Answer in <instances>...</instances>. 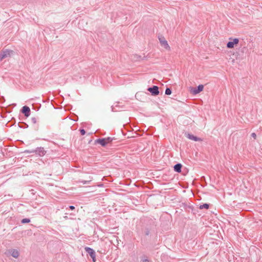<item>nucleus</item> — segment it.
<instances>
[{"label":"nucleus","instance_id":"f257e3e1","mask_svg":"<svg viewBox=\"0 0 262 262\" xmlns=\"http://www.w3.org/2000/svg\"><path fill=\"white\" fill-rule=\"evenodd\" d=\"M24 152L28 154L35 153L40 157H42L46 154V151L44 149L43 147H39L34 150H26Z\"/></svg>","mask_w":262,"mask_h":262},{"label":"nucleus","instance_id":"4be33fe9","mask_svg":"<svg viewBox=\"0 0 262 262\" xmlns=\"http://www.w3.org/2000/svg\"><path fill=\"white\" fill-rule=\"evenodd\" d=\"M251 136H252L253 138L255 139V138H256V134H255V133H252V134H251Z\"/></svg>","mask_w":262,"mask_h":262},{"label":"nucleus","instance_id":"412c9836","mask_svg":"<svg viewBox=\"0 0 262 262\" xmlns=\"http://www.w3.org/2000/svg\"><path fill=\"white\" fill-rule=\"evenodd\" d=\"M5 58L3 57V54L2 52L0 53V61H2Z\"/></svg>","mask_w":262,"mask_h":262},{"label":"nucleus","instance_id":"ddd939ff","mask_svg":"<svg viewBox=\"0 0 262 262\" xmlns=\"http://www.w3.org/2000/svg\"><path fill=\"white\" fill-rule=\"evenodd\" d=\"M209 207V204H204L203 205H201L200 206V209H208Z\"/></svg>","mask_w":262,"mask_h":262},{"label":"nucleus","instance_id":"f3484780","mask_svg":"<svg viewBox=\"0 0 262 262\" xmlns=\"http://www.w3.org/2000/svg\"><path fill=\"white\" fill-rule=\"evenodd\" d=\"M91 180L89 181H79V182L82 183L83 184H89L90 183Z\"/></svg>","mask_w":262,"mask_h":262},{"label":"nucleus","instance_id":"f03ea898","mask_svg":"<svg viewBox=\"0 0 262 262\" xmlns=\"http://www.w3.org/2000/svg\"><path fill=\"white\" fill-rule=\"evenodd\" d=\"M147 90L151 93V95L153 96H157L159 94V88L156 85L148 88Z\"/></svg>","mask_w":262,"mask_h":262},{"label":"nucleus","instance_id":"9b49d317","mask_svg":"<svg viewBox=\"0 0 262 262\" xmlns=\"http://www.w3.org/2000/svg\"><path fill=\"white\" fill-rule=\"evenodd\" d=\"M187 138L190 140H193V141H202V140L200 138H198L196 136H193V135H191V134H188L187 136Z\"/></svg>","mask_w":262,"mask_h":262},{"label":"nucleus","instance_id":"423d86ee","mask_svg":"<svg viewBox=\"0 0 262 262\" xmlns=\"http://www.w3.org/2000/svg\"><path fill=\"white\" fill-rule=\"evenodd\" d=\"M21 112L27 117H29L30 115V109L29 107L27 106H23L21 110Z\"/></svg>","mask_w":262,"mask_h":262},{"label":"nucleus","instance_id":"a211bd4d","mask_svg":"<svg viewBox=\"0 0 262 262\" xmlns=\"http://www.w3.org/2000/svg\"><path fill=\"white\" fill-rule=\"evenodd\" d=\"M31 122L33 124H35L37 122V119L35 117H33L31 118Z\"/></svg>","mask_w":262,"mask_h":262},{"label":"nucleus","instance_id":"b1692460","mask_svg":"<svg viewBox=\"0 0 262 262\" xmlns=\"http://www.w3.org/2000/svg\"><path fill=\"white\" fill-rule=\"evenodd\" d=\"M142 262H149V261L147 259H145L142 260Z\"/></svg>","mask_w":262,"mask_h":262},{"label":"nucleus","instance_id":"6e6552de","mask_svg":"<svg viewBox=\"0 0 262 262\" xmlns=\"http://www.w3.org/2000/svg\"><path fill=\"white\" fill-rule=\"evenodd\" d=\"M9 252L14 258H17L19 256V252L16 249H10Z\"/></svg>","mask_w":262,"mask_h":262},{"label":"nucleus","instance_id":"2eb2a0df","mask_svg":"<svg viewBox=\"0 0 262 262\" xmlns=\"http://www.w3.org/2000/svg\"><path fill=\"white\" fill-rule=\"evenodd\" d=\"M30 222V219H27V218L21 220V223L23 224L28 223Z\"/></svg>","mask_w":262,"mask_h":262},{"label":"nucleus","instance_id":"4468645a","mask_svg":"<svg viewBox=\"0 0 262 262\" xmlns=\"http://www.w3.org/2000/svg\"><path fill=\"white\" fill-rule=\"evenodd\" d=\"M165 94L169 95L171 94V90L170 88H167L165 90Z\"/></svg>","mask_w":262,"mask_h":262},{"label":"nucleus","instance_id":"39448f33","mask_svg":"<svg viewBox=\"0 0 262 262\" xmlns=\"http://www.w3.org/2000/svg\"><path fill=\"white\" fill-rule=\"evenodd\" d=\"M84 249L85 251L90 255L92 259H94V258L96 256L95 251L93 249L88 247H85Z\"/></svg>","mask_w":262,"mask_h":262},{"label":"nucleus","instance_id":"aec40b11","mask_svg":"<svg viewBox=\"0 0 262 262\" xmlns=\"http://www.w3.org/2000/svg\"><path fill=\"white\" fill-rule=\"evenodd\" d=\"M5 58L3 57V54L2 52L0 53V61H2Z\"/></svg>","mask_w":262,"mask_h":262},{"label":"nucleus","instance_id":"0eeeda50","mask_svg":"<svg viewBox=\"0 0 262 262\" xmlns=\"http://www.w3.org/2000/svg\"><path fill=\"white\" fill-rule=\"evenodd\" d=\"M1 52L3 54V57L5 58L8 57H10L11 55L13 54V51L10 50H2Z\"/></svg>","mask_w":262,"mask_h":262},{"label":"nucleus","instance_id":"393cba45","mask_svg":"<svg viewBox=\"0 0 262 262\" xmlns=\"http://www.w3.org/2000/svg\"><path fill=\"white\" fill-rule=\"evenodd\" d=\"M93 259V262H95V260H96V256L94 258V259Z\"/></svg>","mask_w":262,"mask_h":262},{"label":"nucleus","instance_id":"9d476101","mask_svg":"<svg viewBox=\"0 0 262 262\" xmlns=\"http://www.w3.org/2000/svg\"><path fill=\"white\" fill-rule=\"evenodd\" d=\"M203 88H204V86L202 84H200L196 88L194 89L193 90V91H192L193 93L194 94H197L200 93L201 92H202L203 90Z\"/></svg>","mask_w":262,"mask_h":262},{"label":"nucleus","instance_id":"6ab92c4d","mask_svg":"<svg viewBox=\"0 0 262 262\" xmlns=\"http://www.w3.org/2000/svg\"><path fill=\"white\" fill-rule=\"evenodd\" d=\"M80 133L81 135H84L85 134V131L84 129H80Z\"/></svg>","mask_w":262,"mask_h":262},{"label":"nucleus","instance_id":"5701e85b","mask_svg":"<svg viewBox=\"0 0 262 262\" xmlns=\"http://www.w3.org/2000/svg\"><path fill=\"white\" fill-rule=\"evenodd\" d=\"M69 208L71 210H74L75 209V207L73 206H70Z\"/></svg>","mask_w":262,"mask_h":262},{"label":"nucleus","instance_id":"dca6fc26","mask_svg":"<svg viewBox=\"0 0 262 262\" xmlns=\"http://www.w3.org/2000/svg\"><path fill=\"white\" fill-rule=\"evenodd\" d=\"M105 139L106 140V142L107 144L113 141V139L111 138V137L105 138Z\"/></svg>","mask_w":262,"mask_h":262},{"label":"nucleus","instance_id":"7ed1b4c3","mask_svg":"<svg viewBox=\"0 0 262 262\" xmlns=\"http://www.w3.org/2000/svg\"><path fill=\"white\" fill-rule=\"evenodd\" d=\"M159 40L161 43V45L165 49L169 50L170 47L168 45L167 41L165 39L164 37L160 36L159 37Z\"/></svg>","mask_w":262,"mask_h":262},{"label":"nucleus","instance_id":"1a4fd4ad","mask_svg":"<svg viewBox=\"0 0 262 262\" xmlns=\"http://www.w3.org/2000/svg\"><path fill=\"white\" fill-rule=\"evenodd\" d=\"M96 142L103 147L105 146L107 144L105 138L98 139L96 140Z\"/></svg>","mask_w":262,"mask_h":262},{"label":"nucleus","instance_id":"20e7f679","mask_svg":"<svg viewBox=\"0 0 262 262\" xmlns=\"http://www.w3.org/2000/svg\"><path fill=\"white\" fill-rule=\"evenodd\" d=\"M239 39L238 38H234L232 41H230L227 43V47L229 49H232L235 45H237Z\"/></svg>","mask_w":262,"mask_h":262},{"label":"nucleus","instance_id":"f8f14e48","mask_svg":"<svg viewBox=\"0 0 262 262\" xmlns=\"http://www.w3.org/2000/svg\"><path fill=\"white\" fill-rule=\"evenodd\" d=\"M182 167V165L181 164L178 163L174 166V170L177 172H180L181 171Z\"/></svg>","mask_w":262,"mask_h":262}]
</instances>
